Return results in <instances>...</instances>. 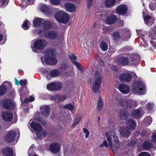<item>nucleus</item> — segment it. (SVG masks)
<instances>
[{
  "label": "nucleus",
  "instance_id": "obj_62",
  "mask_svg": "<svg viewBox=\"0 0 156 156\" xmlns=\"http://www.w3.org/2000/svg\"><path fill=\"white\" fill-rule=\"evenodd\" d=\"M149 7H150V9L152 10H153L154 9V8L152 6V5H150L149 6Z\"/></svg>",
  "mask_w": 156,
  "mask_h": 156
},
{
  "label": "nucleus",
  "instance_id": "obj_14",
  "mask_svg": "<svg viewBox=\"0 0 156 156\" xmlns=\"http://www.w3.org/2000/svg\"><path fill=\"white\" fill-rule=\"evenodd\" d=\"M118 77L122 82L128 83L131 81L132 76L130 73L126 72L120 74Z\"/></svg>",
  "mask_w": 156,
  "mask_h": 156
},
{
  "label": "nucleus",
  "instance_id": "obj_50",
  "mask_svg": "<svg viewBox=\"0 0 156 156\" xmlns=\"http://www.w3.org/2000/svg\"><path fill=\"white\" fill-rule=\"evenodd\" d=\"M99 147H108V145L107 141L106 140L104 141L103 143L100 145Z\"/></svg>",
  "mask_w": 156,
  "mask_h": 156
},
{
  "label": "nucleus",
  "instance_id": "obj_34",
  "mask_svg": "<svg viewBox=\"0 0 156 156\" xmlns=\"http://www.w3.org/2000/svg\"><path fill=\"white\" fill-rule=\"evenodd\" d=\"M55 82H52L47 85V88L49 90H55Z\"/></svg>",
  "mask_w": 156,
  "mask_h": 156
},
{
  "label": "nucleus",
  "instance_id": "obj_7",
  "mask_svg": "<svg viewBox=\"0 0 156 156\" xmlns=\"http://www.w3.org/2000/svg\"><path fill=\"white\" fill-rule=\"evenodd\" d=\"M29 125L34 130L37 132V137L41 138L47 134V133L46 131L44 130L42 131V127L39 123L32 122L30 123L29 122L28 126H29Z\"/></svg>",
  "mask_w": 156,
  "mask_h": 156
},
{
  "label": "nucleus",
  "instance_id": "obj_47",
  "mask_svg": "<svg viewBox=\"0 0 156 156\" xmlns=\"http://www.w3.org/2000/svg\"><path fill=\"white\" fill-rule=\"evenodd\" d=\"M51 3L54 5H58L60 4V0H50Z\"/></svg>",
  "mask_w": 156,
  "mask_h": 156
},
{
  "label": "nucleus",
  "instance_id": "obj_15",
  "mask_svg": "<svg viewBox=\"0 0 156 156\" xmlns=\"http://www.w3.org/2000/svg\"><path fill=\"white\" fill-rule=\"evenodd\" d=\"M13 153L12 149L9 147L2 148L1 151V153L3 156H13Z\"/></svg>",
  "mask_w": 156,
  "mask_h": 156
},
{
  "label": "nucleus",
  "instance_id": "obj_33",
  "mask_svg": "<svg viewBox=\"0 0 156 156\" xmlns=\"http://www.w3.org/2000/svg\"><path fill=\"white\" fill-rule=\"evenodd\" d=\"M7 90V88L6 86L2 85L0 86V96L3 95Z\"/></svg>",
  "mask_w": 156,
  "mask_h": 156
},
{
  "label": "nucleus",
  "instance_id": "obj_53",
  "mask_svg": "<svg viewBox=\"0 0 156 156\" xmlns=\"http://www.w3.org/2000/svg\"><path fill=\"white\" fill-rule=\"evenodd\" d=\"M66 98V95H62L60 96L58 99L59 101H62Z\"/></svg>",
  "mask_w": 156,
  "mask_h": 156
},
{
  "label": "nucleus",
  "instance_id": "obj_27",
  "mask_svg": "<svg viewBox=\"0 0 156 156\" xmlns=\"http://www.w3.org/2000/svg\"><path fill=\"white\" fill-rule=\"evenodd\" d=\"M70 58L73 62V64L77 67L80 70H81V68L80 66L79 63L76 61L77 59V58L74 54H71L69 56Z\"/></svg>",
  "mask_w": 156,
  "mask_h": 156
},
{
  "label": "nucleus",
  "instance_id": "obj_64",
  "mask_svg": "<svg viewBox=\"0 0 156 156\" xmlns=\"http://www.w3.org/2000/svg\"><path fill=\"white\" fill-rule=\"evenodd\" d=\"M97 25V24L96 23H94L93 25V26L94 27H95Z\"/></svg>",
  "mask_w": 156,
  "mask_h": 156
},
{
  "label": "nucleus",
  "instance_id": "obj_37",
  "mask_svg": "<svg viewBox=\"0 0 156 156\" xmlns=\"http://www.w3.org/2000/svg\"><path fill=\"white\" fill-rule=\"evenodd\" d=\"M151 17L148 15L144 17V21L145 23L147 24L151 25L152 23L150 22V20L151 19Z\"/></svg>",
  "mask_w": 156,
  "mask_h": 156
},
{
  "label": "nucleus",
  "instance_id": "obj_26",
  "mask_svg": "<svg viewBox=\"0 0 156 156\" xmlns=\"http://www.w3.org/2000/svg\"><path fill=\"white\" fill-rule=\"evenodd\" d=\"M152 143L151 141L147 140L143 143L142 147L144 150H148L152 147Z\"/></svg>",
  "mask_w": 156,
  "mask_h": 156
},
{
  "label": "nucleus",
  "instance_id": "obj_5",
  "mask_svg": "<svg viewBox=\"0 0 156 156\" xmlns=\"http://www.w3.org/2000/svg\"><path fill=\"white\" fill-rule=\"evenodd\" d=\"M20 133L18 129L11 130L8 131L6 134L4 140L9 143H12L16 140V143L19 139Z\"/></svg>",
  "mask_w": 156,
  "mask_h": 156
},
{
  "label": "nucleus",
  "instance_id": "obj_35",
  "mask_svg": "<svg viewBox=\"0 0 156 156\" xmlns=\"http://www.w3.org/2000/svg\"><path fill=\"white\" fill-rule=\"evenodd\" d=\"M55 90H60L62 87V83L59 82H55Z\"/></svg>",
  "mask_w": 156,
  "mask_h": 156
},
{
  "label": "nucleus",
  "instance_id": "obj_8",
  "mask_svg": "<svg viewBox=\"0 0 156 156\" xmlns=\"http://www.w3.org/2000/svg\"><path fill=\"white\" fill-rule=\"evenodd\" d=\"M55 17L58 22L64 24L67 23L69 20L68 14L62 11H58L56 13Z\"/></svg>",
  "mask_w": 156,
  "mask_h": 156
},
{
  "label": "nucleus",
  "instance_id": "obj_51",
  "mask_svg": "<svg viewBox=\"0 0 156 156\" xmlns=\"http://www.w3.org/2000/svg\"><path fill=\"white\" fill-rule=\"evenodd\" d=\"M151 137L152 140L156 144V133H153Z\"/></svg>",
  "mask_w": 156,
  "mask_h": 156
},
{
  "label": "nucleus",
  "instance_id": "obj_60",
  "mask_svg": "<svg viewBox=\"0 0 156 156\" xmlns=\"http://www.w3.org/2000/svg\"><path fill=\"white\" fill-rule=\"evenodd\" d=\"M145 131H143L142 132V133H141V136H144L146 134L145 133Z\"/></svg>",
  "mask_w": 156,
  "mask_h": 156
},
{
  "label": "nucleus",
  "instance_id": "obj_25",
  "mask_svg": "<svg viewBox=\"0 0 156 156\" xmlns=\"http://www.w3.org/2000/svg\"><path fill=\"white\" fill-rule=\"evenodd\" d=\"M117 20V17L114 15H112L107 17L106 20V24H110L115 23Z\"/></svg>",
  "mask_w": 156,
  "mask_h": 156
},
{
  "label": "nucleus",
  "instance_id": "obj_18",
  "mask_svg": "<svg viewBox=\"0 0 156 156\" xmlns=\"http://www.w3.org/2000/svg\"><path fill=\"white\" fill-rule=\"evenodd\" d=\"M118 88L119 91L124 94H128L130 91V88L126 84L121 83L119 85Z\"/></svg>",
  "mask_w": 156,
  "mask_h": 156
},
{
  "label": "nucleus",
  "instance_id": "obj_3",
  "mask_svg": "<svg viewBox=\"0 0 156 156\" xmlns=\"http://www.w3.org/2000/svg\"><path fill=\"white\" fill-rule=\"evenodd\" d=\"M56 53V51L54 50L49 49L46 50L44 52V57H42L41 58L42 62L43 63V60H44L45 63L48 65L56 64L57 61L55 58L53 57L55 55Z\"/></svg>",
  "mask_w": 156,
  "mask_h": 156
},
{
  "label": "nucleus",
  "instance_id": "obj_63",
  "mask_svg": "<svg viewBox=\"0 0 156 156\" xmlns=\"http://www.w3.org/2000/svg\"><path fill=\"white\" fill-rule=\"evenodd\" d=\"M2 39V36L0 34V42L1 41Z\"/></svg>",
  "mask_w": 156,
  "mask_h": 156
},
{
  "label": "nucleus",
  "instance_id": "obj_19",
  "mask_svg": "<svg viewBox=\"0 0 156 156\" xmlns=\"http://www.w3.org/2000/svg\"><path fill=\"white\" fill-rule=\"evenodd\" d=\"M117 62L119 65L122 66L128 65L129 64V58L125 56H122L119 58Z\"/></svg>",
  "mask_w": 156,
  "mask_h": 156
},
{
  "label": "nucleus",
  "instance_id": "obj_32",
  "mask_svg": "<svg viewBox=\"0 0 156 156\" xmlns=\"http://www.w3.org/2000/svg\"><path fill=\"white\" fill-rule=\"evenodd\" d=\"M103 105L102 99L101 98H99L98 102L97 109L98 111H101L102 109Z\"/></svg>",
  "mask_w": 156,
  "mask_h": 156
},
{
  "label": "nucleus",
  "instance_id": "obj_11",
  "mask_svg": "<svg viewBox=\"0 0 156 156\" xmlns=\"http://www.w3.org/2000/svg\"><path fill=\"white\" fill-rule=\"evenodd\" d=\"M117 102L118 105L121 107L122 108L125 109L130 108L132 107V102L130 101L120 99L118 100Z\"/></svg>",
  "mask_w": 156,
  "mask_h": 156
},
{
  "label": "nucleus",
  "instance_id": "obj_24",
  "mask_svg": "<svg viewBox=\"0 0 156 156\" xmlns=\"http://www.w3.org/2000/svg\"><path fill=\"white\" fill-rule=\"evenodd\" d=\"M131 60V63H129L130 64L134 65H137L138 64L140 60V57L139 55H132Z\"/></svg>",
  "mask_w": 156,
  "mask_h": 156
},
{
  "label": "nucleus",
  "instance_id": "obj_1",
  "mask_svg": "<svg viewBox=\"0 0 156 156\" xmlns=\"http://www.w3.org/2000/svg\"><path fill=\"white\" fill-rule=\"evenodd\" d=\"M106 136L108 143V145L113 152L118 149L120 146V143L115 133L113 131L106 132Z\"/></svg>",
  "mask_w": 156,
  "mask_h": 156
},
{
  "label": "nucleus",
  "instance_id": "obj_42",
  "mask_svg": "<svg viewBox=\"0 0 156 156\" xmlns=\"http://www.w3.org/2000/svg\"><path fill=\"white\" fill-rule=\"evenodd\" d=\"M28 21L27 20H25L23 22L22 25L23 28L25 30H27L29 28V26H28Z\"/></svg>",
  "mask_w": 156,
  "mask_h": 156
},
{
  "label": "nucleus",
  "instance_id": "obj_45",
  "mask_svg": "<svg viewBox=\"0 0 156 156\" xmlns=\"http://www.w3.org/2000/svg\"><path fill=\"white\" fill-rule=\"evenodd\" d=\"M69 67V66L67 63H63L61 66V69H68Z\"/></svg>",
  "mask_w": 156,
  "mask_h": 156
},
{
  "label": "nucleus",
  "instance_id": "obj_10",
  "mask_svg": "<svg viewBox=\"0 0 156 156\" xmlns=\"http://www.w3.org/2000/svg\"><path fill=\"white\" fill-rule=\"evenodd\" d=\"M42 24L45 28L49 29L52 27L51 22L49 21H45L40 18H36L34 19L33 25L35 27L41 26Z\"/></svg>",
  "mask_w": 156,
  "mask_h": 156
},
{
  "label": "nucleus",
  "instance_id": "obj_46",
  "mask_svg": "<svg viewBox=\"0 0 156 156\" xmlns=\"http://www.w3.org/2000/svg\"><path fill=\"white\" fill-rule=\"evenodd\" d=\"M150 154L147 152H142L140 153L138 156H150Z\"/></svg>",
  "mask_w": 156,
  "mask_h": 156
},
{
  "label": "nucleus",
  "instance_id": "obj_2",
  "mask_svg": "<svg viewBox=\"0 0 156 156\" xmlns=\"http://www.w3.org/2000/svg\"><path fill=\"white\" fill-rule=\"evenodd\" d=\"M126 124L127 128L124 127H120L119 132L123 136L127 137L130 134V132L129 129H134L136 126V123L133 119H129L126 121Z\"/></svg>",
  "mask_w": 156,
  "mask_h": 156
},
{
  "label": "nucleus",
  "instance_id": "obj_20",
  "mask_svg": "<svg viewBox=\"0 0 156 156\" xmlns=\"http://www.w3.org/2000/svg\"><path fill=\"white\" fill-rule=\"evenodd\" d=\"M60 146L59 144L56 143L51 144L49 146V149L53 153H57L59 151Z\"/></svg>",
  "mask_w": 156,
  "mask_h": 156
},
{
  "label": "nucleus",
  "instance_id": "obj_9",
  "mask_svg": "<svg viewBox=\"0 0 156 156\" xmlns=\"http://www.w3.org/2000/svg\"><path fill=\"white\" fill-rule=\"evenodd\" d=\"M47 43L44 39H39L37 40L34 43V47L31 46L33 51L37 52V50H42L47 46Z\"/></svg>",
  "mask_w": 156,
  "mask_h": 156
},
{
  "label": "nucleus",
  "instance_id": "obj_31",
  "mask_svg": "<svg viewBox=\"0 0 156 156\" xmlns=\"http://www.w3.org/2000/svg\"><path fill=\"white\" fill-rule=\"evenodd\" d=\"M100 47L101 49L103 51H106L108 49V46L106 43L102 41L101 42L100 45Z\"/></svg>",
  "mask_w": 156,
  "mask_h": 156
},
{
  "label": "nucleus",
  "instance_id": "obj_6",
  "mask_svg": "<svg viewBox=\"0 0 156 156\" xmlns=\"http://www.w3.org/2000/svg\"><path fill=\"white\" fill-rule=\"evenodd\" d=\"M145 89L144 85L141 81L138 80L135 81L133 83L132 90L134 94L142 95L145 93Z\"/></svg>",
  "mask_w": 156,
  "mask_h": 156
},
{
  "label": "nucleus",
  "instance_id": "obj_61",
  "mask_svg": "<svg viewBox=\"0 0 156 156\" xmlns=\"http://www.w3.org/2000/svg\"><path fill=\"white\" fill-rule=\"evenodd\" d=\"M27 1L31 3H32L34 2V0H27Z\"/></svg>",
  "mask_w": 156,
  "mask_h": 156
},
{
  "label": "nucleus",
  "instance_id": "obj_29",
  "mask_svg": "<svg viewBox=\"0 0 156 156\" xmlns=\"http://www.w3.org/2000/svg\"><path fill=\"white\" fill-rule=\"evenodd\" d=\"M115 3V0H105V6L109 8L113 6Z\"/></svg>",
  "mask_w": 156,
  "mask_h": 156
},
{
  "label": "nucleus",
  "instance_id": "obj_57",
  "mask_svg": "<svg viewBox=\"0 0 156 156\" xmlns=\"http://www.w3.org/2000/svg\"><path fill=\"white\" fill-rule=\"evenodd\" d=\"M34 149L33 146H31L30 148H29V155H30L29 154H30V152L31 151H33Z\"/></svg>",
  "mask_w": 156,
  "mask_h": 156
},
{
  "label": "nucleus",
  "instance_id": "obj_59",
  "mask_svg": "<svg viewBox=\"0 0 156 156\" xmlns=\"http://www.w3.org/2000/svg\"><path fill=\"white\" fill-rule=\"evenodd\" d=\"M24 101L26 103H28L29 102H30L29 100V98H26L24 100Z\"/></svg>",
  "mask_w": 156,
  "mask_h": 156
},
{
  "label": "nucleus",
  "instance_id": "obj_36",
  "mask_svg": "<svg viewBox=\"0 0 156 156\" xmlns=\"http://www.w3.org/2000/svg\"><path fill=\"white\" fill-rule=\"evenodd\" d=\"M125 34L123 36V40L124 41H126L128 39L130 38L131 37L130 35V31L128 30H125Z\"/></svg>",
  "mask_w": 156,
  "mask_h": 156
},
{
  "label": "nucleus",
  "instance_id": "obj_41",
  "mask_svg": "<svg viewBox=\"0 0 156 156\" xmlns=\"http://www.w3.org/2000/svg\"><path fill=\"white\" fill-rule=\"evenodd\" d=\"M64 108L70 111H72L74 109L73 106L71 104H68L64 106Z\"/></svg>",
  "mask_w": 156,
  "mask_h": 156
},
{
  "label": "nucleus",
  "instance_id": "obj_4",
  "mask_svg": "<svg viewBox=\"0 0 156 156\" xmlns=\"http://www.w3.org/2000/svg\"><path fill=\"white\" fill-rule=\"evenodd\" d=\"M102 76L98 71L95 72L92 79V90L94 93H98L101 86Z\"/></svg>",
  "mask_w": 156,
  "mask_h": 156
},
{
  "label": "nucleus",
  "instance_id": "obj_55",
  "mask_svg": "<svg viewBox=\"0 0 156 156\" xmlns=\"http://www.w3.org/2000/svg\"><path fill=\"white\" fill-rule=\"evenodd\" d=\"M147 119L149 120V122L150 123H151L152 121V118L150 117H148L147 118H145L144 120L145 121H147Z\"/></svg>",
  "mask_w": 156,
  "mask_h": 156
},
{
  "label": "nucleus",
  "instance_id": "obj_56",
  "mask_svg": "<svg viewBox=\"0 0 156 156\" xmlns=\"http://www.w3.org/2000/svg\"><path fill=\"white\" fill-rule=\"evenodd\" d=\"M15 81L16 85H19L20 84V81H19L16 78H15Z\"/></svg>",
  "mask_w": 156,
  "mask_h": 156
},
{
  "label": "nucleus",
  "instance_id": "obj_43",
  "mask_svg": "<svg viewBox=\"0 0 156 156\" xmlns=\"http://www.w3.org/2000/svg\"><path fill=\"white\" fill-rule=\"evenodd\" d=\"M48 10V7L47 5H42L41 8V11L42 12L45 13L47 12Z\"/></svg>",
  "mask_w": 156,
  "mask_h": 156
},
{
  "label": "nucleus",
  "instance_id": "obj_58",
  "mask_svg": "<svg viewBox=\"0 0 156 156\" xmlns=\"http://www.w3.org/2000/svg\"><path fill=\"white\" fill-rule=\"evenodd\" d=\"M34 99H35L32 96H31L29 98V100H30V102L34 101Z\"/></svg>",
  "mask_w": 156,
  "mask_h": 156
},
{
  "label": "nucleus",
  "instance_id": "obj_23",
  "mask_svg": "<svg viewBox=\"0 0 156 156\" xmlns=\"http://www.w3.org/2000/svg\"><path fill=\"white\" fill-rule=\"evenodd\" d=\"M65 7L66 11L69 12H73L76 10V6L73 3H66L65 4Z\"/></svg>",
  "mask_w": 156,
  "mask_h": 156
},
{
  "label": "nucleus",
  "instance_id": "obj_44",
  "mask_svg": "<svg viewBox=\"0 0 156 156\" xmlns=\"http://www.w3.org/2000/svg\"><path fill=\"white\" fill-rule=\"evenodd\" d=\"M9 0H0V3L3 7H5L8 4Z\"/></svg>",
  "mask_w": 156,
  "mask_h": 156
},
{
  "label": "nucleus",
  "instance_id": "obj_22",
  "mask_svg": "<svg viewBox=\"0 0 156 156\" xmlns=\"http://www.w3.org/2000/svg\"><path fill=\"white\" fill-rule=\"evenodd\" d=\"M143 114V110L141 108L136 109L132 112L133 116L136 118H140Z\"/></svg>",
  "mask_w": 156,
  "mask_h": 156
},
{
  "label": "nucleus",
  "instance_id": "obj_16",
  "mask_svg": "<svg viewBox=\"0 0 156 156\" xmlns=\"http://www.w3.org/2000/svg\"><path fill=\"white\" fill-rule=\"evenodd\" d=\"M13 117L12 113L9 111L4 112L2 113V119L6 122H11L13 119Z\"/></svg>",
  "mask_w": 156,
  "mask_h": 156
},
{
  "label": "nucleus",
  "instance_id": "obj_39",
  "mask_svg": "<svg viewBox=\"0 0 156 156\" xmlns=\"http://www.w3.org/2000/svg\"><path fill=\"white\" fill-rule=\"evenodd\" d=\"M120 35L119 33L118 32H114V33L112 35V37L114 40H118L120 38Z\"/></svg>",
  "mask_w": 156,
  "mask_h": 156
},
{
  "label": "nucleus",
  "instance_id": "obj_30",
  "mask_svg": "<svg viewBox=\"0 0 156 156\" xmlns=\"http://www.w3.org/2000/svg\"><path fill=\"white\" fill-rule=\"evenodd\" d=\"M50 74L52 77H55L59 75L60 72L57 69H53L50 72Z\"/></svg>",
  "mask_w": 156,
  "mask_h": 156
},
{
  "label": "nucleus",
  "instance_id": "obj_49",
  "mask_svg": "<svg viewBox=\"0 0 156 156\" xmlns=\"http://www.w3.org/2000/svg\"><path fill=\"white\" fill-rule=\"evenodd\" d=\"M154 105L153 104L149 103L147 105V108L149 110H151L153 108Z\"/></svg>",
  "mask_w": 156,
  "mask_h": 156
},
{
  "label": "nucleus",
  "instance_id": "obj_28",
  "mask_svg": "<svg viewBox=\"0 0 156 156\" xmlns=\"http://www.w3.org/2000/svg\"><path fill=\"white\" fill-rule=\"evenodd\" d=\"M119 113L120 117L123 119L126 120L129 117V114L125 111H120Z\"/></svg>",
  "mask_w": 156,
  "mask_h": 156
},
{
  "label": "nucleus",
  "instance_id": "obj_40",
  "mask_svg": "<svg viewBox=\"0 0 156 156\" xmlns=\"http://www.w3.org/2000/svg\"><path fill=\"white\" fill-rule=\"evenodd\" d=\"M19 91L20 92V94L21 96V97L24 94H27L28 92L27 89L26 87H22L21 89Z\"/></svg>",
  "mask_w": 156,
  "mask_h": 156
},
{
  "label": "nucleus",
  "instance_id": "obj_21",
  "mask_svg": "<svg viewBox=\"0 0 156 156\" xmlns=\"http://www.w3.org/2000/svg\"><path fill=\"white\" fill-rule=\"evenodd\" d=\"M127 11V8L125 5H121L118 6L116 9L117 13L120 14H124Z\"/></svg>",
  "mask_w": 156,
  "mask_h": 156
},
{
  "label": "nucleus",
  "instance_id": "obj_12",
  "mask_svg": "<svg viewBox=\"0 0 156 156\" xmlns=\"http://www.w3.org/2000/svg\"><path fill=\"white\" fill-rule=\"evenodd\" d=\"M44 36L46 38L52 40H59L60 38L59 35L55 31L45 32Z\"/></svg>",
  "mask_w": 156,
  "mask_h": 156
},
{
  "label": "nucleus",
  "instance_id": "obj_54",
  "mask_svg": "<svg viewBox=\"0 0 156 156\" xmlns=\"http://www.w3.org/2000/svg\"><path fill=\"white\" fill-rule=\"evenodd\" d=\"M20 84L21 85H26L27 83V80H21L20 81Z\"/></svg>",
  "mask_w": 156,
  "mask_h": 156
},
{
  "label": "nucleus",
  "instance_id": "obj_52",
  "mask_svg": "<svg viewBox=\"0 0 156 156\" xmlns=\"http://www.w3.org/2000/svg\"><path fill=\"white\" fill-rule=\"evenodd\" d=\"M93 0H87V7L89 9L91 6Z\"/></svg>",
  "mask_w": 156,
  "mask_h": 156
},
{
  "label": "nucleus",
  "instance_id": "obj_48",
  "mask_svg": "<svg viewBox=\"0 0 156 156\" xmlns=\"http://www.w3.org/2000/svg\"><path fill=\"white\" fill-rule=\"evenodd\" d=\"M83 131L84 133L86 134L85 137L86 138H87L88 137L90 134L88 130L85 128H83Z\"/></svg>",
  "mask_w": 156,
  "mask_h": 156
},
{
  "label": "nucleus",
  "instance_id": "obj_13",
  "mask_svg": "<svg viewBox=\"0 0 156 156\" xmlns=\"http://www.w3.org/2000/svg\"><path fill=\"white\" fill-rule=\"evenodd\" d=\"M0 105L5 109H11L14 108V105L9 99H5L2 100L0 102Z\"/></svg>",
  "mask_w": 156,
  "mask_h": 156
},
{
  "label": "nucleus",
  "instance_id": "obj_17",
  "mask_svg": "<svg viewBox=\"0 0 156 156\" xmlns=\"http://www.w3.org/2000/svg\"><path fill=\"white\" fill-rule=\"evenodd\" d=\"M41 112L43 116L45 117H48L50 114V109L49 107L47 105H44L40 108Z\"/></svg>",
  "mask_w": 156,
  "mask_h": 156
},
{
  "label": "nucleus",
  "instance_id": "obj_38",
  "mask_svg": "<svg viewBox=\"0 0 156 156\" xmlns=\"http://www.w3.org/2000/svg\"><path fill=\"white\" fill-rule=\"evenodd\" d=\"M82 116H78L75 121H74L73 123L72 127L73 128L75 126H76L80 122V121L81 118H82Z\"/></svg>",
  "mask_w": 156,
  "mask_h": 156
}]
</instances>
